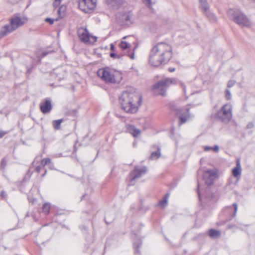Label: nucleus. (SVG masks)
I'll return each instance as SVG.
<instances>
[{
	"mask_svg": "<svg viewBox=\"0 0 255 255\" xmlns=\"http://www.w3.org/2000/svg\"><path fill=\"white\" fill-rule=\"evenodd\" d=\"M121 108L129 114L136 113L142 103L141 94L133 88H130L123 92L119 97Z\"/></svg>",
	"mask_w": 255,
	"mask_h": 255,
	"instance_id": "f257e3e1",
	"label": "nucleus"
},
{
	"mask_svg": "<svg viewBox=\"0 0 255 255\" xmlns=\"http://www.w3.org/2000/svg\"><path fill=\"white\" fill-rule=\"evenodd\" d=\"M172 57V49L170 45L160 42L154 46L150 51L149 62L154 67L168 63Z\"/></svg>",
	"mask_w": 255,
	"mask_h": 255,
	"instance_id": "f03ea898",
	"label": "nucleus"
},
{
	"mask_svg": "<svg viewBox=\"0 0 255 255\" xmlns=\"http://www.w3.org/2000/svg\"><path fill=\"white\" fill-rule=\"evenodd\" d=\"M229 18L242 27H250L252 22L247 16L241 10L237 9H230L228 11Z\"/></svg>",
	"mask_w": 255,
	"mask_h": 255,
	"instance_id": "7ed1b4c3",
	"label": "nucleus"
},
{
	"mask_svg": "<svg viewBox=\"0 0 255 255\" xmlns=\"http://www.w3.org/2000/svg\"><path fill=\"white\" fill-rule=\"evenodd\" d=\"M176 84L180 85V86L183 88L184 93L186 92V87L184 84L175 78H167L163 80H161L155 83L153 86V87L154 89L158 90L160 95L164 96L168 87L172 85Z\"/></svg>",
	"mask_w": 255,
	"mask_h": 255,
	"instance_id": "20e7f679",
	"label": "nucleus"
},
{
	"mask_svg": "<svg viewBox=\"0 0 255 255\" xmlns=\"http://www.w3.org/2000/svg\"><path fill=\"white\" fill-rule=\"evenodd\" d=\"M24 21L18 16L12 17L10 20V25H5L0 29V35L4 36L12 32L24 24Z\"/></svg>",
	"mask_w": 255,
	"mask_h": 255,
	"instance_id": "39448f33",
	"label": "nucleus"
},
{
	"mask_svg": "<svg viewBox=\"0 0 255 255\" xmlns=\"http://www.w3.org/2000/svg\"><path fill=\"white\" fill-rule=\"evenodd\" d=\"M116 72L109 67L99 69L97 71L98 76L106 83H116Z\"/></svg>",
	"mask_w": 255,
	"mask_h": 255,
	"instance_id": "423d86ee",
	"label": "nucleus"
},
{
	"mask_svg": "<svg viewBox=\"0 0 255 255\" xmlns=\"http://www.w3.org/2000/svg\"><path fill=\"white\" fill-rule=\"evenodd\" d=\"M216 117L223 123H228L232 118V106L230 104L224 105L217 113Z\"/></svg>",
	"mask_w": 255,
	"mask_h": 255,
	"instance_id": "0eeeda50",
	"label": "nucleus"
},
{
	"mask_svg": "<svg viewBox=\"0 0 255 255\" xmlns=\"http://www.w3.org/2000/svg\"><path fill=\"white\" fill-rule=\"evenodd\" d=\"M117 18L118 22L123 25H130L134 22L133 13L130 11L118 13Z\"/></svg>",
	"mask_w": 255,
	"mask_h": 255,
	"instance_id": "6e6552de",
	"label": "nucleus"
},
{
	"mask_svg": "<svg viewBox=\"0 0 255 255\" xmlns=\"http://www.w3.org/2000/svg\"><path fill=\"white\" fill-rule=\"evenodd\" d=\"M78 36L80 40L85 43L90 42V38L94 39V41H97V37L94 36H91L86 28L81 27L78 30Z\"/></svg>",
	"mask_w": 255,
	"mask_h": 255,
	"instance_id": "1a4fd4ad",
	"label": "nucleus"
},
{
	"mask_svg": "<svg viewBox=\"0 0 255 255\" xmlns=\"http://www.w3.org/2000/svg\"><path fill=\"white\" fill-rule=\"evenodd\" d=\"M147 171V168L144 166L141 168H138V166H135L129 174V180L131 184L136 179L140 178L142 175L145 174Z\"/></svg>",
	"mask_w": 255,
	"mask_h": 255,
	"instance_id": "9d476101",
	"label": "nucleus"
},
{
	"mask_svg": "<svg viewBox=\"0 0 255 255\" xmlns=\"http://www.w3.org/2000/svg\"><path fill=\"white\" fill-rule=\"evenodd\" d=\"M97 0H79V6L83 11L87 9H94L96 6Z\"/></svg>",
	"mask_w": 255,
	"mask_h": 255,
	"instance_id": "9b49d317",
	"label": "nucleus"
},
{
	"mask_svg": "<svg viewBox=\"0 0 255 255\" xmlns=\"http://www.w3.org/2000/svg\"><path fill=\"white\" fill-rule=\"evenodd\" d=\"M217 176L216 172L213 170H208L206 171L203 174V178L205 183L208 186L213 184L215 179Z\"/></svg>",
	"mask_w": 255,
	"mask_h": 255,
	"instance_id": "f8f14e48",
	"label": "nucleus"
},
{
	"mask_svg": "<svg viewBox=\"0 0 255 255\" xmlns=\"http://www.w3.org/2000/svg\"><path fill=\"white\" fill-rule=\"evenodd\" d=\"M40 109L41 112L44 114L50 112L52 109L51 101L49 100H45L44 102L40 104Z\"/></svg>",
	"mask_w": 255,
	"mask_h": 255,
	"instance_id": "ddd939ff",
	"label": "nucleus"
},
{
	"mask_svg": "<svg viewBox=\"0 0 255 255\" xmlns=\"http://www.w3.org/2000/svg\"><path fill=\"white\" fill-rule=\"evenodd\" d=\"M127 132L130 133L133 137L138 136L141 131L139 129L136 128L134 126L132 125H126Z\"/></svg>",
	"mask_w": 255,
	"mask_h": 255,
	"instance_id": "4468645a",
	"label": "nucleus"
},
{
	"mask_svg": "<svg viewBox=\"0 0 255 255\" xmlns=\"http://www.w3.org/2000/svg\"><path fill=\"white\" fill-rule=\"evenodd\" d=\"M238 204L236 203H234L232 205V206H229L226 207L225 210H226L230 215V218L229 219V220H232V218L236 216Z\"/></svg>",
	"mask_w": 255,
	"mask_h": 255,
	"instance_id": "2eb2a0df",
	"label": "nucleus"
},
{
	"mask_svg": "<svg viewBox=\"0 0 255 255\" xmlns=\"http://www.w3.org/2000/svg\"><path fill=\"white\" fill-rule=\"evenodd\" d=\"M204 14L211 22H215L217 20L216 15L208 10H203Z\"/></svg>",
	"mask_w": 255,
	"mask_h": 255,
	"instance_id": "dca6fc26",
	"label": "nucleus"
},
{
	"mask_svg": "<svg viewBox=\"0 0 255 255\" xmlns=\"http://www.w3.org/2000/svg\"><path fill=\"white\" fill-rule=\"evenodd\" d=\"M208 235L211 238L218 239L221 237V233L219 231L211 229L208 231Z\"/></svg>",
	"mask_w": 255,
	"mask_h": 255,
	"instance_id": "f3484780",
	"label": "nucleus"
},
{
	"mask_svg": "<svg viewBox=\"0 0 255 255\" xmlns=\"http://www.w3.org/2000/svg\"><path fill=\"white\" fill-rule=\"evenodd\" d=\"M189 108L186 109V114H182L180 116V123L179 126L181 125L184 124L187 120L188 118H189L190 117V114H189Z\"/></svg>",
	"mask_w": 255,
	"mask_h": 255,
	"instance_id": "a211bd4d",
	"label": "nucleus"
},
{
	"mask_svg": "<svg viewBox=\"0 0 255 255\" xmlns=\"http://www.w3.org/2000/svg\"><path fill=\"white\" fill-rule=\"evenodd\" d=\"M233 175L235 177H240L241 175V168L239 162H238L236 167L232 169Z\"/></svg>",
	"mask_w": 255,
	"mask_h": 255,
	"instance_id": "6ab92c4d",
	"label": "nucleus"
},
{
	"mask_svg": "<svg viewBox=\"0 0 255 255\" xmlns=\"http://www.w3.org/2000/svg\"><path fill=\"white\" fill-rule=\"evenodd\" d=\"M107 3L112 6H119L123 3V0H106Z\"/></svg>",
	"mask_w": 255,
	"mask_h": 255,
	"instance_id": "aec40b11",
	"label": "nucleus"
},
{
	"mask_svg": "<svg viewBox=\"0 0 255 255\" xmlns=\"http://www.w3.org/2000/svg\"><path fill=\"white\" fill-rule=\"evenodd\" d=\"M142 245V242L140 240H137V241H134L133 243V247L134 249L135 253H139V248Z\"/></svg>",
	"mask_w": 255,
	"mask_h": 255,
	"instance_id": "412c9836",
	"label": "nucleus"
},
{
	"mask_svg": "<svg viewBox=\"0 0 255 255\" xmlns=\"http://www.w3.org/2000/svg\"><path fill=\"white\" fill-rule=\"evenodd\" d=\"M160 155V148L159 146H158L157 151L152 152L151 154L150 158L152 160L156 159L159 158Z\"/></svg>",
	"mask_w": 255,
	"mask_h": 255,
	"instance_id": "4be33fe9",
	"label": "nucleus"
},
{
	"mask_svg": "<svg viewBox=\"0 0 255 255\" xmlns=\"http://www.w3.org/2000/svg\"><path fill=\"white\" fill-rule=\"evenodd\" d=\"M63 119H59L57 120H54L52 122V125L54 129L58 130L60 128L61 124L63 122Z\"/></svg>",
	"mask_w": 255,
	"mask_h": 255,
	"instance_id": "5701e85b",
	"label": "nucleus"
},
{
	"mask_svg": "<svg viewBox=\"0 0 255 255\" xmlns=\"http://www.w3.org/2000/svg\"><path fill=\"white\" fill-rule=\"evenodd\" d=\"M201 6L203 10L209 9V6L207 2V0H199Z\"/></svg>",
	"mask_w": 255,
	"mask_h": 255,
	"instance_id": "b1692460",
	"label": "nucleus"
},
{
	"mask_svg": "<svg viewBox=\"0 0 255 255\" xmlns=\"http://www.w3.org/2000/svg\"><path fill=\"white\" fill-rule=\"evenodd\" d=\"M169 196V194H166L164 196L163 198L161 201H159V205L161 207H165V205L167 204V200H168Z\"/></svg>",
	"mask_w": 255,
	"mask_h": 255,
	"instance_id": "393cba45",
	"label": "nucleus"
},
{
	"mask_svg": "<svg viewBox=\"0 0 255 255\" xmlns=\"http://www.w3.org/2000/svg\"><path fill=\"white\" fill-rule=\"evenodd\" d=\"M50 204L48 203H45L42 206V212L45 214H48L50 209Z\"/></svg>",
	"mask_w": 255,
	"mask_h": 255,
	"instance_id": "a878e982",
	"label": "nucleus"
},
{
	"mask_svg": "<svg viewBox=\"0 0 255 255\" xmlns=\"http://www.w3.org/2000/svg\"><path fill=\"white\" fill-rule=\"evenodd\" d=\"M41 170H43L44 171V173L42 175V177H44L47 172V170L41 164L40 165L37 166L35 168V171L38 173H39Z\"/></svg>",
	"mask_w": 255,
	"mask_h": 255,
	"instance_id": "bb28decb",
	"label": "nucleus"
},
{
	"mask_svg": "<svg viewBox=\"0 0 255 255\" xmlns=\"http://www.w3.org/2000/svg\"><path fill=\"white\" fill-rule=\"evenodd\" d=\"M129 46V43L124 41H121L120 44V47L124 50L127 49Z\"/></svg>",
	"mask_w": 255,
	"mask_h": 255,
	"instance_id": "cd10ccee",
	"label": "nucleus"
},
{
	"mask_svg": "<svg viewBox=\"0 0 255 255\" xmlns=\"http://www.w3.org/2000/svg\"><path fill=\"white\" fill-rule=\"evenodd\" d=\"M51 159L49 158H45L41 160V164L45 167L46 165L51 163Z\"/></svg>",
	"mask_w": 255,
	"mask_h": 255,
	"instance_id": "c85d7f7f",
	"label": "nucleus"
},
{
	"mask_svg": "<svg viewBox=\"0 0 255 255\" xmlns=\"http://www.w3.org/2000/svg\"><path fill=\"white\" fill-rule=\"evenodd\" d=\"M225 98L227 100H230L232 98V94L229 89H226L225 91Z\"/></svg>",
	"mask_w": 255,
	"mask_h": 255,
	"instance_id": "c756f323",
	"label": "nucleus"
},
{
	"mask_svg": "<svg viewBox=\"0 0 255 255\" xmlns=\"http://www.w3.org/2000/svg\"><path fill=\"white\" fill-rule=\"evenodd\" d=\"M6 165V161L5 160V158L2 159L1 163H0V168L4 169Z\"/></svg>",
	"mask_w": 255,
	"mask_h": 255,
	"instance_id": "7c9ffc66",
	"label": "nucleus"
},
{
	"mask_svg": "<svg viewBox=\"0 0 255 255\" xmlns=\"http://www.w3.org/2000/svg\"><path fill=\"white\" fill-rule=\"evenodd\" d=\"M255 127V123L254 122H249L246 127L247 129H251Z\"/></svg>",
	"mask_w": 255,
	"mask_h": 255,
	"instance_id": "2f4dec72",
	"label": "nucleus"
},
{
	"mask_svg": "<svg viewBox=\"0 0 255 255\" xmlns=\"http://www.w3.org/2000/svg\"><path fill=\"white\" fill-rule=\"evenodd\" d=\"M235 83H236V82L234 80L229 81L228 83V87L231 88V87H233L235 85Z\"/></svg>",
	"mask_w": 255,
	"mask_h": 255,
	"instance_id": "473e14b6",
	"label": "nucleus"
},
{
	"mask_svg": "<svg viewBox=\"0 0 255 255\" xmlns=\"http://www.w3.org/2000/svg\"><path fill=\"white\" fill-rule=\"evenodd\" d=\"M110 57L113 58H120V56L117 55L116 53L112 52L110 53Z\"/></svg>",
	"mask_w": 255,
	"mask_h": 255,
	"instance_id": "72a5a7b5",
	"label": "nucleus"
},
{
	"mask_svg": "<svg viewBox=\"0 0 255 255\" xmlns=\"http://www.w3.org/2000/svg\"><path fill=\"white\" fill-rule=\"evenodd\" d=\"M61 1L62 0H54V1L53 2V5L55 7L58 6L60 4Z\"/></svg>",
	"mask_w": 255,
	"mask_h": 255,
	"instance_id": "f704fd0d",
	"label": "nucleus"
},
{
	"mask_svg": "<svg viewBox=\"0 0 255 255\" xmlns=\"http://www.w3.org/2000/svg\"><path fill=\"white\" fill-rule=\"evenodd\" d=\"M8 133L7 131L0 130V139Z\"/></svg>",
	"mask_w": 255,
	"mask_h": 255,
	"instance_id": "c9c22d12",
	"label": "nucleus"
},
{
	"mask_svg": "<svg viewBox=\"0 0 255 255\" xmlns=\"http://www.w3.org/2000/svg\"><path fill=\"white\" fill-rule=\"evenodd\" d=\"M54 20L52 18L47 17L45 19V21L50 23V24H52L54 23Z\"/></svg>",
	"mask_w": 255,
	"mask_h": 255,
	"instance_id": "e433bc0d",
	"label": "nucleus"
},
{
	"mask_svg": "<svg viewBox=\"0 0 255 255\" xmlns=\"http://www.w3.org/2000/svg\"><path fill=\"white\" fill-rule=\"evenodd\" d=\"M50 52H49V51H43V52H42L41 54V58H43V57H45V56H46L47 54H48Z\"/></svg>",
	"mask_w": 255,
	"mask_h": 255,
	"instance_id": "4c0bfd02",
	"label": "nucleus"
},
{
	"mask_svg": "<svg viewBox=\"0 0 255 255\" xmlns=\"http://www.w3.org/2000/svg\"><path fill=\"white\" fill-rule=\"evenodd\" d=\"M7 195L5 193V192L4 191H2L0 193V197L2 198V199H4L6 198Z\"/></svg>",
	"mask_w": 255,
	"mask_h": 255,
	"instance_id": "58836bf2",
	"label": "nucleus"
},
{
	"mask_svg": "<svg viewBox=\"0 0 255 255\" xmlns=\"http://www.w3.org/2000/svg\"><path fill=\"white\" fill-rule=\"evenodd\" d=\"M213 147L209 146H206L204 147V149L205 151H208L210 150H212Z\"/></svg>",
	"mask_w": 255,
	"mask_h": 255,
	"instance_id": "ea45409f",
	"label": "nucleus"
},
{
	"mask_svg": "<svg viewBox=\"0 0 255 255\" xmlns=\"http://www.w3.org/2000/svg\"><path fill=\"white\" fill-rule=\"evenodd\" d=\"M219 147L217 145H215L212 148V150H213L216 152H218L219 151Z\"/></svg>",
	"mask_w": 255,
	"mask_h": 255,
	"instance_id": "a19ab883",
	"label": "nucleus"
},
{
	"mask_svg": "<svg viewBox=\"0 0 255 255\" xmlns=\"http://www.w3.org/2000/svg\"><path fill=\"white\" fill-rule=\"evenodd\" d=\"M144 2L148 5H151L152 4L151 0H142Z\"/></svg>",
	"mask_w": 255,
	"mask_h": 255,
	"instance_id": "79ce46f5",
	"label": "nucleus"
},
{
	"mask_svg": "<svg viewBox=\"0 0 255 255\" xmlns=\"http://www.w3.org/2000/svg\"><path fill=\"white\" fill-rule=\"evenodd\" d=\"M199 188H200V186H199V184L198 183L197 190L198 197L199 198H200V191H199Z\"/></svg>",
	"mask_w": 255,
	"mask_h": 255,
	"instance_id": "37998d69",
	"label": "nucleus"
},
{
	"mask_svg": "<svg viewBox=\"0 0 255 255\" xmlns=\"http://www.w3.org/2000/svg\"><path fill=\"white\" fill-rule=\"evenodd\" d=\"M168 70L169 72H172L175 70V68L170 67V68H169Z\"/></svg>",
	"mask_w": 255,
	"mask_h": 255,
	"instance_id": "c03bdc74",
	"label": "nucleus"
},
{
	"mask_svg": "<svg viewBox=\"0 0 255 255\" xmlns=\"http://www.w3.org/2000/svg\"><path fill=\"white\" fill-rule=\"evenodd\" d=\"M134 52H132L130 55H129V57L131 59H134Z\"/></svg>",
	"mask_w": 255,
	"mask_h": 255,
	"instance_id": "a18cd8bd",
	"label": "nucleus"
},
{
	"mask_svg": "<svg viewBox=\"0 0 255 255\" xmlns=\"http://www.w3.org/2000/svg\"><path fill=\"white\" fill-rule=\"evenodd\" d=\"M114 49H115L114 45L113 44H111V50L113 51V50H114Z\"/></svg>",
	"mask_w": 255,
	"mask_h": 255,
	"instance_id": "49530a36",
	"label": "nucleus"
},
{
	"mask_svg": "<svg viewBox=\"0 0 255 255\" xmlns=\"http://www.w3.org/2000/svg\"><path fill=\"white\" fill-rule=\"evenodd\" d=\"M31 72V69L30 68H28L27 69V73H28L29 74H30Z\"/></svg>",
	"mask_w": 255,
	"mask_h": 255,
	"instance_id": "de8ad7c7",
	"label": "nucleus"
},
{
	"mask_svg": "<svg viewBox=\"0 0 255 255\" xmlns=\"http://www.w3.org/2000/svg\"><path fill=\"white\" fill-rule=\"evenodd\" d=\"M61 8H62V7H59V8H58V9L57 12H58V13L59 14H60V12H61Z\"/></svg>",
	"mask_w": 255,
	"mask_h": 255,
	"instance_id": "09e8293b",
	"label": "nucleus"
},
{
	"mask_svg": "<svg viewBox=\"0 0 255 255\" xmlns=\"http://www.w3.org/2000/svg\"><path fill=\"white\" fill-rule=\"evenodd\" d=\"M234 226L233 225H229L228 226V228L229 229H231L232 228H233Z\"/></svg>",
	"mask_w": 255,
	"mask_h": 255,
	"instance_id": "8fccbe9b",
	"label": "nucleus"
},
{
	"mask_svg": "<svg viewBox=\"0 0 255 255\" xmlns=\"http://www.w3.org/2000/svg\"><path fill=\"white\" fill-rule=\"evenodd\" d=\"M85 195H83L81 197V200H83L84 198Z\"/></svg>",
	"mask_w": 255,
	"mask_h": 255,
	"instance_id": "3c124183",
	"label": "nucleus"
},
{
	"mask_svg": "<svg viewBox=\"0 0 255 255\" xmlns=\"http://www.w3.org/2000/svg\"><path fill=\"white\" fill-rule=\"evenodd\" d=\"M105 221L106 222V223L108 224V222L106 221V217H105Z\"/></svg>",
	"mask_w": 255,
	"mask_h": 255,
	"instance_id": "603ef678",
	"label": "nucleus"
}]
</instances>
